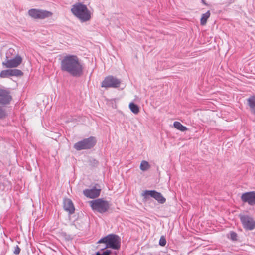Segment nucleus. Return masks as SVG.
Instances as JSON below:
<instances>
[{
    "label": "nucleus",
    "mask_w": 255,
    "mask_h": 255,
    "mask_svg": "<svg viewBox=\"0 0 255 255\" xmlns=\"http://www.w3.org/2000/svg\"><path fill=\"white\" fill-rule=\"evenodd\" d=\"M96 142V138L94 136H90L76 142L74 144L73 147L77 151L90 149L94 147Z\"/></svg>",
    "instance_id": "nucleus-5"
},
{
    "label": "nucleus",
    "mask_w": 255,
    "mask_h": 255,
    "mask_svg": "<svg viewBox=\"0 0 255 255\" xmlns=\"http://www.w3.org/2000/svg\"><path fill=\"white\" fill-rule=\"evenodd\" d=\"M7 116L6 110L0 106V119H3L5 118Z\"/></svg>",
    "instance_id": "nucleus-25"
},
{
    "label": "nucleus",
    "mask_w": 255,
    "mask_h": 255,
    "mask_svg": "<svg viewBox=\"0 0 255 255\" xmlns=\"http://www.w3.org/2000/svg\"><path fill=\"white\" fill-rule=\"evenodd\" d=\"M92 209L94 212L104 213L108 211L110 207L109 202L103 198H98L89 202Z\"/></svg>",
    "instance_id": "nucleus-4"
},
{
    "label": "nucleus",
    "mask_w": 255,
    "mask_h": 255,
    "mask_svg": "<svg viewBox=\"0 0 255 255\" xmlns=\"http://www.w3.org/2000/svg\"><path fill=\"white\" fill-rule=\"evenodd\" d=\"M239 217L245 230L251 231L255 229V220L252 216L248 215L240 214Z\"/></svg>",
    "instance_id": "nucleus-7"
},
{
    "label": "nucleus",
    "mask_w": 255,
    "mask_h": 255,
    "mask_svg": "<svg viewBox=\"0 0 255 255\" xmlns=\"http://www.w3.org/2000/svg\"><path fill=\"white\" fill-rule=\"evenodd\" d=\"M71 13L81 22L89 21L91 19L92 13L85 4L78 2L72 6Z\"/></svg>",
    "instance_id": "nucleus-2"
},
{
    "label": "nucleus",
    "mask_w": 255,
    "mask_h": 255,
    "mask_svg": "<svg viewBox=\"0 0 255 255\" xmlns=\"http://www.w3.org/2000/svg\"><path fill=\"white\" fill-rule=\"evenodd\" d=\"M12 100V96L8 90L0 88V105L6 106L10 103Z\"/></svg>",
    "instance_id": "nucleus-12"
},
{
    "label": "nucleus",
    "mask_w": 255,
    "mask_h": 255,
    "mask_svg": "<svg viewBox=\"0 0 255 255\" xmlns=\"http://www.w3.org/2000/svg\"><path fill=\"white\" fill-rule=\"evenodd\" d=\"M89 165L92 167H97L99 164V162L96 159L93 158H90L88 160Z\"/></svg>",
    "instance_id": "nucleus-23"
},
{
    "label": "nucleus",
    "mask_w": 255,
    "mask_h": 255,
    "mask_svg": "<svg viewBox=\"0 0 255 255\" xmlns=\"http://www.w3.org/2000/svg\"><path fill=\"white\" fill-rule=\"evenodd\" d=\"M64 209L67 211L69 215L73 214L75 212V207L72 201L68 198L65 199L63 202Z\"/></svg>",
    "instance_id": "nucleus-14"
},
{
    "label": "nucleus",
    "mask_w": 255,
    "mask_h": 255,
    "mask_svg": "<svg viewBox=\"0 0 255 255\" xmlns=\"http://www.w3.org/2000/svg\"><path fill=\"white\" fill-rule=\"evenodd\" d=\"M150 167L149 163L145 160L142 161L140 165V169L143 171L147 170Z\"/></svg>",
    "instance_id": "nucleus-22"
},
{
    "label": "nucleus",
    "mask_w": 255,
    "mask_h": 255,
    "mask_svg": "<svg viewBox=\"0 0 255 255\" xmlns=\"http://www.w3.org/2000/svg\"><path fill=\"white\" fill-rule=\"evenodd\" d=\"M29 16L34 19H43L51 16L53 13L49 11L40 9L32 8L28 10Z\"/></svg>",
    "instance_id": "nucleus-8"
},
{
    "label": "nucleus",
    "mask_w": 255,
    "mask_h": 255,
    "mask_svg": "<svg viewBox=\"0 0 255 255\" xmlns=\"http://www.w3.org/2000/svg\"><path fill=\"white\" fill-rule=\"evenodd\" d=\"M11 76L10 74V69L3 70L0 73V77L2 78H8Z\"/></svg>",
    "instance_id": "nucleus-21"
},
{
    "label": "nucleus",
    "mask_w": 255,
    "mask_h": 255,
    "mask_svg": "<svg viewBox=\"0 0 255 255\" xmlns=\"http://www.w3.org/2000/svg\"><path fill=\"white\" fill-rule=\"evenodd\" d=\"M121 80L112 75L106 76L101 83V87L106 89L109 88H117L120 87Z\"/></svg>",
    "instance_id": "nucleus-6"
},
{
    "label": "nucleus",
    "mask_w": 255,
    "mask_h": 255,
    "mask_svg": "<svg viewBox=\"0 0 255 255\" xmlns=\"http://www.w3.org/2000/svg\"><path fill=\"white\" fill-rule=\"evenodd\" d=\"M109 105L113 108H117V105L116 104V100L115 99H112L111 100H109Z\"/></svg>",
    "instance_id": "nucleus-27"
},
{
    "label": "nucleus",
    "mask_w": 255,
    "mask_h": 255,
    "mask_svg": "<svg viewBox=\"0 0 255 255\" xmlns=\"http://www.w3.org/2000/svg\"><path fill=\"white\" fill-rule=\"evenodd\" d=\"M234 1H235V0H228L226 2V3H227L228 5H229L230 4L234 3Z\"/></svg>",
    "instance_id": "nucleus-29"
},
{
    "label": "nucleus",
    "mask_w": 255,
    "mask_h": 255,
    "mask_svg": "<svg viewBox=\"0 0 255 255\" xmlns=\"http://www.w3.org/2000/svg\"><path fill=\"white\" fill-rule=\"evenodd\" d=\"M104 246V245L103 246H102L101 245H99L98 246V248H99V249L100 250V248H103V247Z\"/></svg>",
    "instance_id": "nucleus-31"
},
{
    "label": "nucleus",
    "mask_w": 255,
    "mask_h": 255,
    "mask_svg": "<svg viewBox=\"0 0 255 255\" xmlns=\"http://www.w3.org/2000/svg\"><path fill=\"white\" fill-rule=\"evenodd\" d=\"M101 191V189H97L96 187L94 186L91 189H86L84 190L83 193L86 197L90 199H94L99 197Z\"/></svg>",
    "instance_id": "nucleus-13"
},
{
    "label": "nucleus",
    "mask_w": 255,
    "mask_h": 255,
    "mask_svg": "<svg viewBox=\"0 0 255 255\" xmlns=\"http://www.w3.org/2000/svg\"><path fill=\"white\" fill-rule=\"evenodd\" d=\"M10 74L11 76L15 77H21L23 75V72L17 69H10Z\"/></svg>",
    "instance_id": "nucleus-20"
},
{
    "label": "nucleus",
    "mask_w": 255,
    "mask_h": 255,
    "mask_svg": "<svg viewBox=\"0 0 255 255\" xmlns=\"http://www.w3.org/2000/svg\"><path fill=\"white\" fill-rule=\"evenodd\" d=\"M201 2L205 5H208V4L205 2V0H201Z\"/></svg>",
    "instance_id": "nucleus-30"
},
{
    "label": "nucleus",
    "mask_w": 255,
    "mask_h": 255,
    "mask_svg": "<svg viewBox=\"0 0 255 255\" xmlns=\"http://www.w3.org/2000/svg\"><path fill=\"white\" fill-rule=\"evenodd\" d=\"M142 195L146 200L148 199L149 197H152L160 204H164L166 202V198L162 194L155 190H146L144 191Z\"/></svg>",
    "instance_id": "nucleus-9"
},
{
    "label": "nucleus",
    "mask_w": 255,
    "mask_h": 255,
    "mask_svg": "<svg viewBox=\"0 0 255 255\" xmlns=\"http://www.w3.org/2000/svg\"><path fill=\"white\" fill-rule=\"evenodd\" d=\"M247 104L251 113L255 116V95L251 96L247 99Z\"/></svg>",
    "instance_id": "nucleus-15"
},
{
    "label": "nucleus",
    "mask_w": 255,
    "mask_h": 255,
    "mask_svg": "<svg viewBox=\"0 0 255 255\" xmlns=\"http://www.w3.org/2000/svg\"><path fill=\"white\" fill-rule=\"evenodd\" d=\"M166 244V240L164 236H161L159 242V245L162 247H164Z\"/></svg>",
    "instance_id": "nucleus-26"
},
{
    "label": "nucleus",
    "mask_w": 255,
    "mask_h": 255,
    "mask_svg": "<svg viewBox=\"0 0 255 255\" xmlns=\"http://www.w3.org/2000/svg\"><path fill=\"white\" fill-rule=\"evenodd\" d=\"M210 16V11H208L205 13L203 14L200 19V24L203 26L205 25L206 24L207 20L209 18Z\"/></svg>",
    "instance_id": "nucleus-18"
},
{
    "label": "nucleus",
    "mask_w": 255,
    "mask_h": 255,
    "mask_svg": "<svg viewBox=\"0 0 255 255\" xmlns=\"http://www.w3.org/2000/svg\"><path fill=\"white\" fill-rule=\"evenodd\" d=\"M20 251H21V249L19 247V246L18 245H16L15 247H14V250L13 251V253L15 254V255H19L20 252Z\"/></svg>",
    "instance_id": "nucleus-28"
},
{
    "label": "nucleus",
    "mask_w": 255,
    "mask_h": 255,
    "mask_svg": "<svg viewBox=\"0 0 255 255\" xmlns=\"http://www.w3.org/2000/svg\"><path fill=\"white\" fill-rule=\"evenodd\" d=\"M113 254V251L106 249L96 252L95 255H111Z\"/></svg>",
    "instance_id": "nucleus-19"
},
{
    "label": "nucleus",
    "mask_w": 255,
    "mask_h": 255,
    "mask_svg": "<svg viewBox=\"0 0 255 255\" xmlns=\"http://www.w3.org/2000/svg\"><path fill=\"white\" fill-rule=\"evenodd\" d=\"M173 126L177 129L184 132L188 130V128L182 125L179 122L175 121L173 123Z\"/></svg>",
    "instance_id": "nucleus-16"
},
{
    "label": "nucleus",
    "mask_w": 255,
    "mask_h": 255,
    "mask_svg": "<svg viewBox=\"0 0 255 255\" xmlns=\"http://www.w3.org/2000/svg\"><path fill=\"white\" fill-rule=\"evenodd\" d=\"M241 200L244 203H247L250 206H255V191L243 193L241 196Z\"/></svg>",
    "instance_id": "nucleus-10"
},
{
    "label": "nucleus",
    "mask_w": 255,
    "mask_h": 255,
    "mask_svg": "<svg viewBox=\"0 0 255 255\" xmlns=\"http://www.w3.org/2000/svg\"><path fill=\"white\" fill-rule=\"evenodd\" d=\"M228 237L233 241H237L238 235L235 232L231 231L229 233V235H228Z\"/></svg>",
    "instance_id": "nucleus-24"
},
{
    "label": "nucleus",
    "mask_w": 255,
    "mask_h": 255,
    "mask_svg": "<svg viewBox=\"0 0 255 255\" xmlns=\"http://www.w3.org/2000/svg\"><path fill=\"white\" fill-rule=\"evenodd\" d=\"M6 59L2 62V65L7 68H15L18 67L22 61V58L21 56L17 55L14 58L11 59Z\"/></svg>",
    "instance_id": "nucleus-11"
},
{
    "label": "nucleus",
    "mask_w": 255,
    "mask_h": 255,
    "mask_svg": "<svg viewBox=\"0 0 255 255\" xmlns=\"http://www.w3.org/2000/svg\"><path fill=\"white\" fill-rule=\"evenodd\" d=\"M129 108L134 114H137L139 112V106L134 102H130L129 104Z\"/></svg>",
    "instance_id": "nucleus-17"
},
{
    "label": "nucleus",
    "mask_w": 255,
    "mask_h": 255,
    "mask_svg": "<svg viewBox=\"0 0 255 255\" xmlns=\"http://www.w3.org/2000/svg\"><path fill=\"white\" fill-rule=\"evenodd\" d=\"M60 69L73 77L78 78L83 74L84 67L77 55L66 54L61 59Z\"/></svg>",
    "instance_id": "nucleus-1"
},
{
    "label": "nucleus",
    "mask_w": 255,
    "mask_h": 255,
    "mask_svg": "<svg viewBox=\"0 0 255 255\" xmlns=\"http://www.w3.org/2000/svg\"><path fill=\"white\" fill-rule=\"evenodd\" d=\"M97 244H104L103 248H100V250L104 249H112L119 250L121 247V238L116 234H110L101 238Z\"/></svg>",
    "instance_id": "nucleus-3"
}]
</instances>
